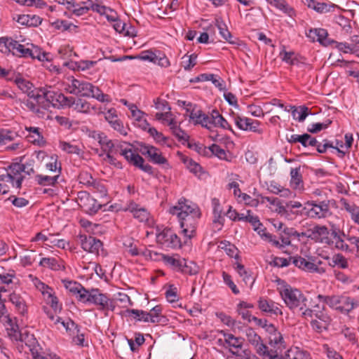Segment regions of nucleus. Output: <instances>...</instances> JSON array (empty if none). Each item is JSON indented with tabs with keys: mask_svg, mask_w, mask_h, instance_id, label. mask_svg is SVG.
I'll return each mask as SVG.
<instances>
[{
	"mask_svg": "<svg viewBox=\"0 0 359 359\" xmlns=\"http://www.w3.org/2000/svg\"><path fill=\"white\" fill-rule=\"evenodd\" d=\"M128 313L134 315V317L138 320H142L144 322H150L148 312L137 310V309H129L126 311Z\"/></svg>",
	"mask_w": 359,
	"mask_h": 359,
	"instance_id": "obj_52",
	"label": "nucleus"
},
{
	"mask_svg": "<svg viewBox=\"0 0 359 359\" xmlns=\"http://www.w3.org/2000/svg\"><path fill=\"white\" fill-rule=\"evenodd\" d=\"M39 265L55 271L63 270L65 269V266L62 265L57 259L53 257L42 258L39 262Z\"/></svg>",
	"mask_w": 359,
	"mask_h": 359,
	"instance_id": "obj_34",
	"label": "nucleus"
},
{
	"mask_svg": "<svg viewBox=\"0 0 359 359\" xmlns=\"http://www.w3.org/2000/svg\"><path fill=\"white\" fill-rule=\"evenodd\" d=\"M245 336L248 342L257 349V353L260 355L267 353V346L262 343L261 337L251 327L245 330Z\"/></svg>",
	"mask_w": 359,
	"mask_h": 359,
	"instance_id": "obj_12",
	"label": "nucleus"
},
{
	"mask_svg": "<svg viewBox=\"0 0 359 359\" xmlns=\"http://www.w3.org/2000/svg\"><path fill=\"white\" fill-rule=\"evenodd\" d=\"M198 81H210L220 90L225 89L224 81L219 76L212 74H203L198 78Z\"/></svg>",
	"mask_w": 359,
	"mask_h": 359,
	"instance_id": "obj_31",
	"label": "nucleus"
},
{
	"mask_svg": "<svg viewBox=\"0 0 359 359\" xmlns=\"http://www.w3.org/2000/svg\"><path fill=\"white\" fill-rule=\"evenodd\" d=\"M280 56L283 61L290 65H298L299 63V59L294 52L283 50L280 53Z\"/></svg>",
	"mask_w": 359,
	"mask_h": 359,
	"instance_id": "obj_42",
	"label": "nucleus"
},
{
	"mask_svg": "<svg viewBox=\"0 0 359 359\" xmlns=\"http://www.w3.org/2000/svg\"><path fill=\"white\" fill-rule=\"evenodd\" d=\"M161 311L162 309L160 306H156L148 312L151 323H155L160 321Z\"/></svg>",
	"mask_w": 359,
	"mask_h": 359,
	"instance_id": "obj_56",
	"label": "nucleus"
},
{
	"mask_svg": "<svg viewBox=\"0 0 359 359\" xmlns=\"http://www.w3.org/2000/svg\"><path fill=\"white\" fill-rule=\"evenodd\" d=\"M156 241L165 248H177L182 245L180 238L170 229H164L157 233Z\"/></svg>",
	"mask_w": 359,
	"mask_h": 359,
	"instance_id": "obj_9",
	"label": "nucleus"
},
{
	"mask_svg": "<svg viewBox=\"0 0 359 359\" xmlns=\"http://www.w3.org/2000/svg\"><path fill=\"white\" fill-rule=\"evenodd\" d=\"M216 25L219 31V34H221L224 39L226 40L231 44H236L238 46L241 45V42L238 41V40H232V35L227 29L226 25L222 20L217 19Z\"/></svg>",
	"mask_w": 359,
	"mask_h": 359,
	"instance_id": "obj_28",
	"label": "nucleus"
},
{
	"mask_svg": "<svg viewBox=\"0 0 359 359\" xmlns=\"http://www.w3.org/2000/svg\"><path fill=\"white\" fill-rule=\"evenodd\" d=\"M329 230L327 226L323 225H316L312 229H309L302 234V237L310 238L316 243L323 244H330Z\"/></svg>",
	"mask_w": 359,
	"mask_h": 359,
	"instance_id": "obj_10",
	"label": "nucleus"
},
{
	"mask_svg": "<svg viewBox=\"0 0 359 359\" xmlns=\"http://www.w3.org/2000/svg\"><path fill=\"white\" fill-rule=\"evenodd\" d=\"M318 298L325 303H326L327 305H329L332 308H334L336 309H342L341 303L348 301L347 297H339V296H323L321 294H319L318 296Z\"/></svg>",
	"mask_w": 359,
	"mask_h": 359,
	"instance_id": "obj_24",
	"label": "nucleus"
},
{
	"mask_svg": "<svg viewBox=\"0 0 359 359\" xmlns=\"http://www.w3.org/2000/svg\"><path fill=\"white\" fill-rule=\"evenodd\" d=\"M219 114L217 110H212L210 114H204V116L203 118L202 126L206 128L207 129L212 130L214 128H215L216 123L215 122L214 118L216 114Z\"/></svg>",
	"mask_w": 359,
	"mask_h": 359,
	"instance_id": "obj_41",
	"label": "nucleus"
},
{
	"mask_svg": "<svg viewBox=\"0 0 359 359\" xmlns=\"http://www.w3.org/2000/svg\"><path fill=\"white\" fill-rule=\"evenodd\" d=\"M31 58L37 59L39 61L48 60L47 54L42 52L41 50L36 46L31 44Z\"/></svg>",
	"mask_w": 359,
	"mask_h": 359,
	"instance_id": "obj_47",
	"label": "nucleus"
},
{
	"mask_svg": "<svg viewBox=\"0 0 359 359\" xmlns=\"http://www.w3.org/2000/svg\"><path fill=\"white\" fill-rule=\"evenodd\" d=\"M62 283L66 289H67L73 294L76 295V297L80 302H81L85 298V292H86V289L84 288L80 283L69 280H62Z\"/></svg>",
	"mask_w": 359,
	"mask_h": 359,
	"instance_id": "obj_18",
	"label": "nucleus"
},
{
	"mask_svg": "<svg viewBox=\"0 0 359 359\" xmlns=\"http://www.w3.org/2000/svg\"><path fill=\"white\" fill-rule=\"evenodd\" d=\"M214 118L215 122L216 123L215 127H220L223 129H226L232 131V128L226 119L220 114H215Z\"/></svg>",
	"mask_w": 359,
	"mask_h": 359,
	"instance_id": "obj_59",
	"label": "nucleus"
},
{
	"mask_svg": "<svg viewBox=\"0 0 359 359\" xmlns=\"http://www.w3.org/2000/svg\"><path fill=\"white\" fill-rule=\"evenodd\" d=\"M163 261L168 266L172 267L174 270L177 271H180L182 262L184 259L176 257L175 256L162 255Z\"/></svg>",
	"mask_w": 359,
	"mask_h": 359,
	"instance_id": "obj_38",
	"label": "nucleus"
},
{
	"mask_svg": "<svg viewBox=\"0 0 359 359\" xmlns=\"http://www.w3.org/2000/svg\"><path fill=\"white\" fill-rule=\"evenodd\" d=\"M245 221L250 223L254 230L259 229V228L262 226V224L260 222L258 217L251 215L250 210L247 212V215L245 216Z\"/></svg>",
	"mask_w": 359,
	"mask_h": 359,
	"instance_id": "obj_53",
	"label": "nucleus"
},
{
	"mask_svg": "<svg viewBox=\"0 0 359 359\" xmlns=\"http://www.w3.org/2000/svg\"><path fill=\"white\" fill-rule=\"evenodd\" d=\"M15 83L18 88L24 93H27L28 94L30 93L29 90L32 88V84L29 81L22 78H18L15 79Z\"/></svg>",
	"mask_w": 359,
	"mask_h": 359,
	"instance_id": "obj_61",
	"label": "nucleus"
},
{
	"mask_svg": "<svg viewBox=\"0 0 359 359\" xmlns=\"http://www.w3.org/2000/svg\"><path fill=\"white\" fill-rule=\"evenodd\" d=\"M29 96L33 98L41 109H48L51 106L55 108L70 106L74 103L73 97H67L61 93L55 92L51 86H45L32 90Z\"/></svg>",
	"mask_w": 359,
	"mask_h": 359,
	"instance_id": "obj_1",
	"label": "nucleus"
},
{
	"mask_svg": "<svg viewBox=\"0 0 359 359\" xmlns=\"http://www.w3.org/2000/svg\"><path fill=\"white\" fill-rule=\"evenodd\" d=\"M8 200L17 208H23L29 204L28 200L21 197H16L15 196H10Z\"/></svg>",
	"mask_w": 359,
	"mask_h": 359,
	"instance_id": "obj_63",
	"label": "nucleus"
},
{
	"mask_svg": "<svg viewBox=\"0 0 359 359\" xmlns=\"http://www.w3.org/2000/svg\"><path fill=\"white\" fill-rule=\"evenodd\" d=\"M125 210L132 212L133 217L141 222H147L150 216V214L147 209L140 207L133 201H130L126 204Z\"/></svg>",
	"mask_w": 359,
	"mask_h": 359,
	"instance_id": "obj_16",
	"label": "nucleus"
},
{
	"mask_svg": "<svg viewBox=\"0 0 359 359\" xmlns=\"http://www.w3.org/2000/svg\"><path fill=\"white\" fill-rule=\"evenodd\" d=\"M197 55L191 54L190 55H184L182 57L181 66L185 70H190L196 64Z\"/></svg>",
	"mask_w": 359,
	"mask_h": 359,
	"instance_id": "obj_43",
	"label": "nucleus"
},
{
	"mask_svg": "<svg viewBox=\"0 0 359 359\" xmlns=\"http://www.w3.org/2000/svg\"><path fill=\"white\" fill-rule=\"evenodd\" d=\"M81 302L99 306L100 310H113L114 308L109 298L106 294L101 293L98 289L86 290L85 298Z\"/></svg>",
	"mask_w": 359,
	"mask_h": 359,
	"instance_id": "obj_7",
	"label": "nucleus"
},
{
	"mask_svg": "<svg viewBox=\"0 0 359 359\" xmlns=\"http://www.w3.org/2000/svg\"><path fill=\"white\" fill-rule=\"evenodd\" d=\"M290 185L294 189H302L304 183L301 173V167L292 168L290 170Z\"/></svg>",
	"mask_w": 359,
	"mask_h": 359,
	"instance_id": "obj_25",
	"label": "nucleus"
},
{
	"mask_svg": "<svg viewBox=\"0 0 359 359\" xmlns=\"http://www.w3.org/2000/svg\"><path fill=\"white\" fill-rule=\"evenodd\" d=\"M291 109L293 118L299 122H303L309 114V108L305 106H301L299 108L291 107Z\"/></svg>",
	"mask_w": 359,
	"mask_h": 359,
	"instance_id": "obj_40",
	"label": "nucleus"
},
{
	"mask_svg": "<svg viewBox=\"0 0 359 359\" xmlns=\"http://www.w3.org/2000/svg\"><path fill=\"white\" fill-rule=\"evenodd\" d=\"M86 204L88 211L90 214H95L102 207V205L93 198H88Z\"/></svg>",
	"mask_w": 359,
	"mask_h": 359,
	"instance_id": "obj_58",
	"label": "nucleus"
},
{
	"mask_svg": "<svg viewBox=\"0 0 359 359\" xmlns=\"http://www.w3.org/2000/svg\"><path fill=\"white\" fill-rule=\"evenodd\" d=\"M316 8V12L319 13H325L333 11L335 8H337V6L331 3L318 2Z\"/></svg>",
	"mask_w": 359,
	"mask_h": 359,
	"instance_id": "obj_49",
	"label": "nucleus"
},
{
	"mask_svg": "<svg viewBox=\"0 0 359 359\" xmlns=\"http://www.w3.org/2000/svg\"><path fill=\"white\" fill-rule=\"evenodd\" d=\"M234 122L237 127L243 130H249L259 134L262 133V130L259 129V121L252 120L247 117L236 116Z\"/></svg>",
	"mask_w": 359,
	"mask_h": 359,
	"instance_id": "obj_14",
	"label": "nucleus"
},
{
	"mask_svg": "<svg viewBox=\"0 0 359 359\" xmlns=\"http://www.w3.org/2000/svg\"><path fill=\"white\" fill-rule=\"evenodd\" d=\"M343 208L350 214L351 219L355 224L359 223V207L354 203H349L346 199H341Z\"/></svg>",
	"mask_w": 359,
	"mask_h": 359,
	"instance_id": "obj_26",
	"label": "nucleus"
},
{
	"mask_svg": "<svg viewBox=\"0 0 359 359\" xmlns=\"http://www.w3.org/2000/svg\"><path fill=\"white\" fill-rule=\"evenodd\" d=\"M154 63L157 64L162 67H168L170 65L168 57L164 54L161 53H158V55L156 54V58Z\"/></svg>",
	"mask_w": 359,
	"mask_h": 359,
	"instance_id": "obj_64",
	"label": "nucleus"
},
{
	"mask_svg": "<svg viewBox=\"0 0 359 359\" xmlns=\"http://www.w3.org/2000/svg\"><path fill=\"white\" fill-rule=\"evenodd\" d=\"M74 106V109L83 113H88L90 111V104L86 101L82 100L81 99L75 100L74 97V103L69 107Z\"/></svg>",
	"mask_w": 359,
	"mask_h": 359,
	"instance_id": "obj_44",
	"label": "nucleus"
},
{
	"mask_svg": "<svg viewBox=\"0 0 359 359\" xmlns=\"http://www.w3.org/2000/svg\"><path fill=\"white\" fill-rule=\"evenodd\" d=\"M123 144H126V142L119 143V145L117 146L120 149L119 154L123 156L130 164L136 167L139 163H140L143 161V158L138 154L133 152L131 149L123 148Z\"/></svg>",
	"mask_w": 359,
	"mask_h": 359,
	"instance_id": "obj_20",
	"label": "nucleus"
},
{
	"mask_svg": "<svg viewBox=\"0 0 359 359\" xmlns=\"http://www.w3.org/2000/svg\"><path fill=\"white\" fill-rule=\"evenodd\" d=\"M21 48V44L11 38H0V51L4 53H12L15 55V52Z\"/></svg>",
	"mask_w": 359,
	"mask_h": 359,
	"instance_id": "obj_22",
	"label": "nucleus"
},
{
	"mask_svg": "<svg viewBox=\"0 0 359 359\" xmlns=\"http://www.w3.org/2000/svg\"><path fill=\"white\" fill-rule=\"evenodd\" d=\"M79 182L88 187H92L95 184V180L93 178L90 174L83 172L79 175Z\"/></svg>",
	"mask_w": 359,
	"mask_h": 359,
	"instance_id": "obj_60",
	"label": "nucleus"
},
{
	"mask_svg": "<svg viewBox=\"0 0 359 359\" xmlns=\"http://www.w3.org/2000/svg\"><path fill=\"white\" fill-rule=\"evenodd\" d=\"M304 215L311 219H324L332 215L330 200H312L304 203Z\"/></svg>",
	"mask_w": 359,
	"mask_h": 359,
	"instance_id": "obj_4",
	"label": "nucleus"
},
{
	"mask_svg": "<svg viewBox=\"0 0 359 359\" xmlns=\"http://www.w3.org/2000/svg\"><path fill=\"white\" fill-rule=\"evenodd\" d=\"M314 147H316L317 151L319 153H325L328 148H333L337 149V151L341 154L342 156H344L345 153L340 150L339 148L335 147L332 143H330L328 140H324L323 143H319L318 142L317 145H315Z\"/></svg>",
	"mask_w": 359,
	"mask_h": 359,
	"instance_id": "obj_46",
	"label": "nucleus"
},
{
	"mask_svg": "<svg viewBox=\"0 0 359 359\" xmlns=\"http://www.w3.org/2000/svg\"><path fill=\"white\" fill-rule=\"evenodd\" d=\"M33 163V161H29L25 164L14 163L9 167L7 174L1 175L0 177L2 180L11 182L19 189L21 187L23 180L22 172L29 175L34 172Z\"/></svg>",
	"mask_w": 359,
	"mask_h": 359,
	"instance_id": "obj_3",
	"label": "nucleus"
},
{
	"mask_svg": "<svg viewBox=\"0 0 359 359\" xmlns=\"http://www.w3.org/2000/svg\"><path fill=\"white\" fill-rule=\"evenodd\" d=\"M15 134L8 130H0V144H6L14 140Z\"/></svg>",
	"mask_w": 359,
	"mask_h": 359,
	"instance_id": "obj_50",
	"label": "nucleus"
},
{
	"mask_svg": "<svg viewBox=\"0 0 359 359\" xmlns=\"http://www.w3.org/2000/svg\"><path fill=\"white\" fill-rule=\"evenodd\" d=\"M168 125L170 127V130H172V134L178 139L179 141H188L189 136L180 127L177 126L176 123L174 121L172 118L170 119V121L168 123Z\"/></svg>",
	"mask_w": 359,
	"mask_h": 359,
	"instance_id": "obj_37",
	"label": "nucleus"
},
{
	"mask_svg": "<svg viewBox=\"0 0 359 359\" xmlns=\"http://www.w3.org/2000/svg\"><path fill=\"white\" fill-rule=\"evenodd\" d=\"M46 303L50 306L55 313H60L62 310V304H59L57 298L54 295V292L45 293L43 299Z\"/></svg>",
	"mask_w": 359,
	"mask_h": 359,
	"instance_id": "obj_39",
	"label": "nucleus"
},
{
	"mask_svg": "<svg viewBox=\"0 0 359 359\" xmlns=\"http://www.w3.org/2000/svg\"><path fill=\"white\" fill-rule=\"evenodd\" d=\"M292 263L299 269L309 273L323 274L326 269L322 266V261L315 257H309L307 259L302 257H292Z\"/></svg>",
	"mask_w": 359,
	"mask_h": 359,
	"instance_id": "obj_6",
	"label": "nucleus"
},
{
	"mask_svg": "<svg viewBox=\"0 0 359 359\" xmlns=\"http://www.w3.org/2000/svg\"><path fill=\"white\" fill-rule=\"evenodd\" d=\"M279 294L285 305L292 311H300L306 307L308 299L299 290L284 285L278 288Z\"/></svg>",
	"mask_w": 359,
	"mask_h": 359,
	"instance_id": "obj_2",
	"label": "nucleus"
},
{
	"mask_svg": "<svg viewBox=\"0 0 359 359\" xmlns=\"http://www.w3.org/2000/svg\"><path fill=\"white\" fill-rule=\"evenodd\" d=\"M221 333L224 337V343L227 345L226 347L229 348L232 354L238 355V350L242 348L244 339L235 337L232 334L225 333L224 331H221Z\"/></svg>",
	"mask_w": 359,
	"mask_h": 359,
	"instance_id": "obj_17",
	"label": "nucleus"
},
{
	"mask_svg": "<svg viewBox=\"0 0 359 359\" xmlns=\"http://www.w3.org/2000/svg\"><path fill=\"white\" fill-rule=\"evenodd\" d=\"M271 6L276 7L283 13L292 17L294 15V9L288 5L285 0H266Z\"/></svg>",
	"mask_w": 359,
	"mask_h": 359,
	"instance_id": "obj_29",
	"label": "nucleus"
},
{
	"mask_svg": "<svg viewBox=\"0 0 359 359\" xmlns=\"http://www.w3.org/2000/svg\"><path fill=\"white\" fill-rule=\"evenodd\" d=\"M306 36L311 39V41H318L325 46L331 45L332 42H334L333 40H331L327 37L328 33L325 29H311L306 34Z\"/></svg>",
	"mask_w": 359,
	"mask_h": 359,
	"instance_id": "obj_15",
	"label": "nucleus"
},
{
	"mask_svg": "<svg viewBox=\"0 0 359 359\" xmlns=\"http://www.w3.org/2000/svg\"><path fill=\"white\" fill-rule=\"evenodd\" d=\"M60 147L67 154H79L81 153V149L78 146L65 141L60 142Z\"/></svg>",
	"mask_w": 359,
	"mask_h": 359,
	"instance_id": "obj_45",
	"label": "nucleus"
},
{
	"mask_svg": "<svg viewBox=\"0 0 359 359\" xmlns=\"http://www.w3.org/2000/svg\"><path fill=\"white\" fill-rule=\"evenodd\" d=\"M258 305L259 309L263 312L269 313L276 316L283 314L280 305L273 301H268L261 298L259 300Z\"/></svg>",
	"mask_w": 359,
	"mask_h": 359,
	"instance_id": "obj_21",
	"label": "nucleus"
},
{
	"mask_svg": "<svg viewBox=\"0 0 359 359\" xmlns=\"http://www.w3.org/2000/svg\"><path fill=\"white\" fill-rule=\"evenodd\" d=\"M208 149L212 152V154L217 156L219 159L228 161L226 151L221 148L219 145L213 144L208 148Z\"/></svg>",
	"mask_w": 359,
	"mask_h": 359,
	"instance_id": "obj_48",
	"label": "nucleus"
},
{
	"mask_svg": "<svg viewBox=\"0 0 359 359\" xmlns=\"http://www.w3.org/2000/svg\"><path fill=\"white\" fill-rule=\"evenodd\" d=\"M219 247L221 249H223L225 250L226 254L230 257H233L237 255L236 251L237 248L234 245L231 244L229 242L224 241H221L219 243Z\"/></svg>",
	"mask_w": 359,
	"mask_h": 359,
	"instance_id": "obj_51",
	"label": "nucleus"
},
{
	"mask_svg": "<svg viewBox=\"0 0 359 359\" xmlns=\"http://www.w3.org/2000/svg\"><path fill=\"white\" fill-rule=\"evenodd\" d=\"M101 146L102 151L104 153H117L118 151L119 145L118 144H115L112 140H109L106 135L102 137V141L99 143Z\"/></svg>",
	"mask_w": 359,
	"mask_h": 359,
	"instance_id": "obj_35",
	"label": "nucleus"
},
{
	"mask_svg": "<svg viewBox=\"0 0 359 359\" xmlns=\"http://www.w3.org/2000/svg\"><path fill=\"white\" fill-rule=\"evenodd\" d=\"M139 150L142 155L147 156L153 163L163 165L168 163L167 159L162 156L161 151L154 146L141 144Z\"/></svg>",
	"mask_w": 359,
	"mask_h": 359,
	"instance_id": "obj_11",
	"label": "nucleus"
},
{
	"mask_svg": "<svg viewBox=\"0 0 359 359\" xmlns=\"http://www.w3.org/2000/svg\"><path fill=\"white\" fill-rule=\"evenodd\" d=\"M69 81V83L66 84L65 90L69 93L76 95L78 90V83H79V79H74L73 77L68 78Z\"/></svg>",
	"mask_w": 359,
	"mask_h": 359,
	"instance_id": "obj_55",
	"label": "nucleus"
},
{
	"mask_svg": "<svg viewBox=\"0 0 359 359\" xmlns=\"http://www.w3.org/2000/svg\"><path fill=\"white\" fill-rule=\"evenodd\" d=\"M212 205L213 207L214 214L213 222L215 224H218L219 226H222L224 219L222 215V208L221 207L219 200L217 198H213L212 200Z\"/></svg>",
	"mask_w": 359,
	"mask_h": 359,
	"instance_id": "obj_32",
	"label": "nucleus"
},
{
	"mask_svg": "<svg viewBox=\"0 0 359 359\" xmlns=\"http://www.w3.org/2000/svg\"><path fill=\"white\" fill-rule=\"evenodd\" d=\"M81 248L86 252L98 254L99 250L102 248V242L93 236L80 234L78 236Z\"/></svg>",
	"mask_w": 359,
	"mask_h": 359,
	"instance_id": "obj_13",
	"label": "nucleus"
},
{
	"mask_svg": "<svg viewBox=\"0 0 359 359\" xmlns=\"http://www.w3.org/2000/svg\"><path fill=\"white\" fill-rule=\"evenodd\" d=\"M201 217L200 210H195L192 214L179 217L181 233L184 236L185 241L189 240L195 236L198 220Z\"/></svg>",
	"mask_w": 359,
	"mask_h": 359,
	"instance_id": "obj_5",
	"label": "nucleus"
},
{
	"mask_svg": "<svg viewBox=\"0 0 359 359\" xmlns=\"http://www.w3.org/2000/svg\"><path fill=\"white\" fill-rule=\"evenodd\" d=\"M320 307L318 304L314 306L313 309L308 308L306 306L305 309L301 311L302 317L305 319L311 318L313 317V315L316 311H320Z\"/></svg>",
	"mask_w": 359,
	"mask_h": 359,
	"instance_id": "obj_62",
	"label": "nucleus"
},
{
	"mask_svg": "<svg viewBox=\"0 0 359 359\" xmlns=\"http://www.w3.org/2000/svg\"><path fill=\"white\" fill-rule=\"evenodd\" d=\"M10 301L15 305L20 314L25 315L27 313V309L25 302L19 294L12 293L10 295Z\"/></svg>",
	"mask_w": 359,
	"mask_h": 359,
	"instance_id": "obj_36",
	"label": "nucleus"
},
{
	"mask_svg": "<svg viewBox=\"0 0 359 359\" xmlns=\"http://www.w3.org/2000/svg\"><path fill=\"white\" fill-rule=\"evenodd\" d=\"M61 173V168H59L57 174H55L53 176L43 175H36V181L37 183L42 186H50L55 185Z\"/></svg>",
	"mask_w": 359,
	"mask_h": 359,
	"instance_id": "obj_27",
	"label": "nucleus"
},
{
	"mask_svg": "<svg viewBox=\"0 0 359 359\" xmlns=\"http://www.w3.org/2000/svg\"><path fill=\"white\" fill-rule=\"evenodd\" d=\"M184 162L189 170L195 175H198L201 172V166L198 163L194 161L191 158H187L184 159Z\"/></svg>",
	"mask_w": 359,
	"mask_h": 359,
	"instance_id": "obj_54",
	"label": "nucleus"
},
{
	"mask_svg": "<svg viewBox=\"0 0 359 359\" xmlns=\"http://www.w3.org/2000/svg\"><path fill=\"white\" fill-rule=\"evenodd\" d=\"M180 271L184 274L194 276L198 273L199 267L195 262L184 259Z\"/></svg>",
	"mask_w": 359,
	"mask_h": 359,
	"instance_id": "obj_33",
	"label": "nucleus"
},
{
	"mask_svg": "<svg viewBox=\"0 0 359 359\" xmlns=\"http://www.w3.org/2000/svg\"><path fill=\"white\" fill-rule=\"evenodd\" d=\"M25 130L29 133L27 138L34 144L43 147L46 144V140L36 127H26Z\"/></svg>",
	"mask_w": 359,
	"mask_h": 359,
	"instance_id": "obj_23",
	"label": "nucleus"
},
{
	"mask_svg": "<svg viewBox=\"0 0 359 359\" xmlns=\"http://www.w3.org/2000/svg\"><path fill=\"white\" fill-rule=\"evenodd\" d=\"M4 327H6L8 335L12 340L22 341V334L19 331L18 325L13 319L11 323L6 324Z\"/></svg>",
	"mask_w": 359,
	"mask_h": 359,
	"instance_id": "obj_30",
	"label": "nucleus"
},
{
	"mask_svg": "<svg viewBox=\"0 0 359 359\" xmlns=\"http://www.w3.org/2000/svg\"><path fill=\"white\" fill-rule=\"evenodd\" d=\"M237 272L239 275L243 277V280L245 283H248V281H252L253 278L251 275L245 270L244 266L240 263H237L236 266L235 267Z\"/></svg>",
	"mask_w": 359,
	"mask_h": 359,
	"instance_id": "obj_57",
	"label": "nucleus"
},
{
	"mask_svg": "<svg viewBox=\"0 0 359 359\" xmlns=\"http://www.w3.org/2000/svg\"><path fill=\"white\" fill-rule=\"evenodd\" d=\"M195 210H199L195 205L191 206L185 204V203L182 201H180L177 205L170 208V212L172 215H176L179 218L182 217L186 215L192 214Z\"/></svg>",
	"mask_w": 359,
	"mask_h": 359,
	"instance_id": "obj_19",
	"label": "nucleus"
},
{
	"mask_svg": "<svg viewBox=\"0 0 359 359\" xmlns=\"http://www.w3.org/2000/svg\"><path fill=\"white\" fill-rule=\"evenodd\" d=\"M77 87L76 95L91 97L102 102L109 101L107 95L104 94L97 87L89 82L80 80Z\"/></svg>",
	"mask_w": 359,
	"mask_h": 359,
	"instance_id": "obj_8",
	"label": "nucleus"
}]
</instances>
